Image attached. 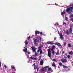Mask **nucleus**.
<instances>
[{
  "label": "nucleus",
  "instance_id": "f257e3e1",
  "mask_svg": "<svg viewBox=\"0 0 73 73\" xmlns=\"http://www.w3.org/2000/svg\"><path fill=\"white\" fill-rule=\"evenodd\" d=\"M41 37H40V38H39V39L38 40L37 39H35L34 40V43L35 45H36V46H38V43L36 42H41Z\"/></svg>",
  "mask_w": 73,
  "mask_h": 73
},
{
  "label": "nucleus",
  "instance_id": "f03ea898",
  "mask_svg": "<svg viewBox=\"0 0 73 73\" xmlns=\"http://www.w3.org/2000/svg\"><path fill=\"white\" fill-rule=\"evenodd\" d=\"M73 7H70L67 9L66 10V12L68 13V14H71L72 12V9Z\"/></svg>",
  "mask_w": 73,
  "mask_h": 73
},
{
  "label": "nucleus",
  "instance_id": "7ed1b4c3",
  "mask_svg": "<svg viewBox=\"0 0 73 73\" xmlns=\"http://www.w3.org/2000/svg\"><path fill=\"white\" fill-rule=\"evenodd\" d=\"M47 44H50V45H53V44H55V45H57V46H61V44L59 43H54L50 42L49 41L47 42Z\"/></svg>",
  "mask_w": 73,
  "mask_h": 73
},
{
  "label": "nucleus",
  "instance_id": "20e7f679",
  "mask_svg": "<svg viewBox=\"0 0 73 73\" xmlns=\"http://www.w3.org/2000/svg\"><path fill=\"white\" fill-rule=\"evenodd\" d=\"M48 56L50 57H51V51H50V49L49 48L48 50Z\"/></svg>",
  "mask_w": 73,
  "mask_h": 73
},
{
  "label": "nucleus",
  "instance_id": "39448f33",
  "mask_svg": "<svg viewBox=\"0 0 73 73\" xmlns=\"http://www.w3.org/2000/svg\"><path fill=\"white\" fill-rule=\"evenodd\" d=\"M49 66H46L44 67V68H42V72H44V70H46V68H48Z\"/></svg>",
  "mask_w": 73,
  "mask_h": 73
},
{
  "label": "nucleus",
  "instance_id": "423d86ee",
  "mask_svg": "<svg viewBox=\"0 0 73 73\" xmlns=\"http://www.w3.org/2000/svg\"><path fill=\"white\" fill-rule=\"evenodd\" d=\"M60 60L63 63H64V62H67V60L65 59H61Z\"/></svg>",
  "mask_w": 73,
  "mask_h": 73
},
{
  "label": "nucleus",
  "instance_id": "0eeeda50",
  "mask_svg": "<svg viewBox=\"0 0 73 73\" xmlns=\"http://www.w3.org/2000/svg\"><path fill=\"white\" fill-rule=\"evenodd\" d=\"M63 31L64 33H66V35H67L68 36H69V32H68V31H65V30H64Z\"/></svg>",
  "mask_w": 73,
  "mask_h": 73
},
{
  "label": "nucleus",
  "instance_id": "6e6552de",
  "mask_svg": "<svg viewBox=\"0 0 73 73\" xmlns=\"http://www.w3.org/2000/svg\"><path fill=\"white\" fill-rule=\"evenodd\" d=\"M69 32H70V33L73 34L72 33V31H73V29L72 27H70L69 29Z\"/></svg>",
  "mask_w": 73,
  "mask_h": 73
},
{
  "label": "nucleus",
  "instance_id": "1a4fd4ad",
  "mask_svg": "<svg viewBox=\"0 0 73 73\" xmlns=\"http://www.w3.org/2000/svg\"><path fill=\"white\" fill-rule=\"evenodd\" d=\"M32 48V50H33V52H35L36 51V48L35 47H33V46L31 47Z\"/></svg>",
  "mask_w": 73,
  "mask_h": 73
},
{
  "label": "nucleus",
  "instance_id": "9d476101",
  "mask_svg": "<svg viewBox=\"0 0 73 73\" xmlns=\"http://www.w3.org/2000/svg\"><path fill=\"white\" fill-rule=\"evenodd\" d=\"M34 66V69H37V66H36V63H34L33 64V66Z\"/></svg>",
  "mask_w": 73,
  "mask_h": 73
},
{
  "label": "nucleus",
  "instance_id": "9b49d317",
  "mask_svg": "<svg viewBox=\"0 0 73 73\" xmlns=\"http://www.w3.org/2000/svg\"><path fill=\"white\" fill-rule=\"evenodd\" d=\"M60 38L61 40H62V39H63V35H62V33L60 34Z\"/></svg>",
  "mask_w": 73,
  "mask_h": 73
},
{
  "label": "nucleus",
  "instance_id": "f8f14e48",
  "mask_svg": "<svg viewBox=\"0 0 73 73\" xmlns=\"http://www.w3.org/2000/svg\"><path fill=\"white\" fill-rule=\"evenodd\" d=\"M44 64V60H42L40 62V65H42Z\"/></svg>",
  "mask_w": 73,
  "mask_h": 73
},
{
  "label": "nucleus",
  "instance_id": "ddd939ff",
  "mask_svg": "<svg viewBox=\"0 0 73 73\" xmlns=\"http://www.w3.org/2000/svg\"><path fill=\"white\" fill-rule=\"evenodd\" d=\"M11 68H12V69L13 70V69L15 71H16V69H15V67L13 66H11Z\"/></svg>",
  "mask_w": 73,
  "mask_h": 73
},
{
  "label": "nucleus",
  "instance_id": "4468645a",
  "mask_svg": "<svg viewBox=\"0 0 73 73\" xmlns=\"http://www.w3.org/2000/svg\"><path fill=\"white\" fill-rule=\"evenodd\" d=\"M40 33V32L39 31H36L35 32V36H36L37 35V34H39Z\"/></svg>",
  "mask_w": 73,
  "mask_h": 73
},
{
  "label": "nucleus",
  "instance_id": "2eb2a0df",
  "mask_svg": "<svg viewBox=\"0 0 73 73\" xmlns=\"http://www.w3.org/2000/svg\"><path fill=\"white\" fill-rule=\"evenodd\" d=\"M48 71H50V70H51V72H53V70L52 69V68L50 67L48 68Z\"/></svg>",
  "mask_w": 73,
  "mask_h": 73
},
{
  "label": "nucleus",
  "instance_id": "dca6fc26",
  "mask_svg": "<svg viewBox=\"0 0 73 73\" xmlns=\"http://www.w3.org/2000/svg\"><path fill=\"white\" fill-rule=\"evenodd\" d=\"M27 50L28 49H27V48L24 49L23 50V51H24V52H27Z\"/></svg>",
  "mask_w": 73,
  "mask_h": 73
},
{
  "label": "nucleus",
  "instance_id": "f3484780",
  "mask_svg": "<svg viewBox=\"0 0 73 73\" xmlns=\"http://www.w3.org/2000/svg\"><path fill=\"white\" fill-rule=\"evenodd\" d=\"M65 13H66L65 11H64L63 12H61V15H64V14H65Z\"/></svg>",
  "mask_w": 73,
  "mask_h": 73
},
{
  "label": "nucleus",
  "instance_id": "a211bd4d",
  "mask_svg": "<svg viewBox=\"0 0 73 73\" xmlns=\"http://www.w3.org/2000/svg\"><path fill=\"white\" fill-rule=\"evenodd\" d=\"M73 45L70 44H68V47H69L70 48L71 47H72V46H73Z\"/></svg>",
  "mask_w": 73,
  "mask_h": 73
},
{
  "label": "nucleus",
  "instance_id": "6ab92c4d",
  "mask_svg": "<svg viewBox=\"0 0 73 73\" xmlns=\"http://www.w3.org/2000/svg\"><path fill=\"white\" fill-rule=\"evenodd\" d=\"M52 66H54V67L55 68L56 65L55 64V63H54H54H52Z\"/></svg>",
  "mask_w": 73,
  "mask_h": 73
},
{
  "label": "nucleus",
  "instance_id": "aec40b11",
  "mask_svg": "<svg viewBox=\"0 0 73 73\" xmlns=\"http://www.w3.org/2000/svg\"><path fill=\"white\" fill-rule=\"evenodd\" d=\"M62 66L64 68H68V66H66L64 65H63Z\"/></svg>",
  "mask_w": 73,
  "mask_h": 73
},
{
  "label": "nucleus",
  "instance_id": "412c9836",
  "mask_svg": "<svg viewBox=\"0 0 73 73\" xmlns=\"http://www.w3.org/2000/svg\"><path fill=\"white\" fill-rule=\"evenodd\" d=\"M69 53L70 54L72 55L73 54V52L72 51H70L69 52Z\"/></svg>",
  "mask_w": 73,
  "mask_h": 73
},
{
  "label": "nucleus",
  "instance_id": "4be33fe9",
  "mask_svg": "<svg viewBox=\"0 0 73 73\" xmlns=\"http://www.w3.org/2000/svg\"><path fill=\"white\" fill-rule=\"evenodd\" d=\"M65 20H66V21H68V17H65Z\"/></svg>",
  "mask_w": 73,
  "mask_h": 73
},
{
  "label": "nucleus",
  "instance_id": "5701e85b",
  "mask_svg": "<svg viewBox=\"0 0 73 73\" xmlns=\"http://www.w3.org/2000/svg\"><path fill=\"white\" fill-rule=\"evenodd\" d=\"M59 65L60 66H62V63L61 62H60L59 63Z\"/></svg>",
  "mask_w": 73,
  "mask_h": 73
},
{
  "label": "nucleus",
  "instance_id": "b1692460",
  "mask_svg": "<svg viewBox=\"0 0 73 73\" xmlns=\"http://www.w3.org/2000/svg\"><path fill=\"white\" fill-rule=\"evenodd\" d=\"M56 55L59 56L60 55V53L58 52H57L56 53Z\"/></svg>",
  "mask_w": 73,
  "mask_h": 73
},
{
  "label": "nucleus",
  "instance_id": "393cba45",
  "mask_svg": "<svg viewBox=\"0 0 73 73\" xmlns=\"http://www.w3.org/2000/svg\"><path fill=\"white\" fill-rule=\"evenodd\" d=\"M39 45L40 46H41V47H43V46H44V45L42 44H40Z\"/></svg>",
  "mask_w": 73,
  "mask_h": 73
},
{
  "label": "nucleus",
  "instance_id": "a878e982",
  "mask_svg": "<svg viewBox=\"0 0 73 73\" xmlns=\"http://www.w3.org/2000/svg\"><path fill=\"white\" fill-rule=\"evenodd\" d=\"M67 57L68 58H70V56L69 55H67Z\"/></svg>",
  "mask_w": 73,
  "mask_h": 73
},
{
  "label": "nucleus",
  "instance_id": "bb28decb",
  "mask_svg": "<svg viewBox=\"0 0 73 73\" xmlns=\"http://www.w3.org/2000/svg\"><path fill=\"white\" fill-rule=\"evenodd\" d=\"M25 44L26 45H28V42H27V41L26 42V41H25Z\"/></svg>",
  "mask_w": 73,
  "mask_h": 73
},
{
  "label": "nucleus",
  "instance_id": "cd10ccee",
  "mask_svg": "<svg viewBox=\"0 0 73 73\" xmlns=\"http://www.w3.org/2000/svg\"><path fill=\"white\" fill-rule=\"evenodd\" d=\"M54 48H55V46L54 45L52 46L51 48L54 49Z\"/></svg>",
  "mask_w": 73,
  "mask_h": 73
},
{
  "label": "nucleus",
  "instance_id": "c85d7f7f",
  "mask_svg": "<svg viewBox=\"0 0 73 73\" xmlns=\"http://www.w3.org/2000/svg\"><path fill=\"white\" fill-rule=\"evenodd\" d=\"M66 42H64V45L65 46H66Z\"/></svg>",
  "mask_w": 73,
  "mask_h": 73
},
{
  "label": "nucleus",
  "instance_id": "c756f323",
  "mask_svg": "<svg viewBox=\"0 0 73 73\" xmlns=\"http://www.w3.org/2000/svg\"><path fill=\"white\" fill-rule=\"evenodd\" d=\"M41 56H39V58L38 59L39 60H41Z\"/></svg>",
  "mask_w": 73,
  "mask_h": 73
},
{
  "label": "nucleus",
  "instance_id": "7c9ffc66",
  "mask_svg": "<svg viewBox=\"0 0 73 73\" xmlns=\"http://www.w3.org/2000/svg\"><path fill=\"white\" fill-rule=\"evenodd\" d=\"M41 46H39L38 48V49H39L40 50H41Z\"/></svg>",
  "mask_w": 73,
  "mask_h": 73
},
{
  "label": "nucleus",
  "instance_id": "2f4dec72",
  "mask_svg": "<svg viewBox=\"0 0 73 73\" xmlns=\"http://www.w3.org/2000/svg\"><path fill=\"white\" fill-rule=\"evenodd\" d=\"M52 61H54V62H56V60L55 59H54L52 60Z\"/></svg>",
  "mask_w": 73,
  "mask_h": 73
},
{
  "label": "nucleus",
  "instance_id": "473e14b6",
  "mask_svg": "<svg viewBox=\"0 0 73 73\" xmlns=\"http://www.w3.org/2000/svg\"><path fill=\"white\" fill-rule=\"evenodd\" d=\"M42 53V50H40V54H41Z\"/></svg>",
  "mask_w": 73,
  "mask_h": 73
},
{
  "label": "nucleus",
  "instance_id": "72a5a7b5",
  "mask_svg": "<svg viewBox=\"0 0 73 73\" xmlns=\"http://www.w3.org/2000/svg\"><path fill=\"white\" fill-rule=\"evenodd\" d=\"M40 35H43V33H42V32H41L40 33Z\"/></svg>",
  "mask_w": 73,
  "mask_h": 73
},
{
  "label": "nucleus",
  "instance_id": "f704fd0d",
  "mask_svg": "<svg viewBox=\"0 0 73 73\" xmlns=\"http://www.w3.org/2000/svg\"><path fill=\"white\" fill-rule=\"evenodd\" d=\"M30 38H31V36H29L28 38V39L29 40V39H30Z\"/></svg>",
  "mask_w": 73,
  "mask_h": 73
},
{
  "label": "nucleus",
  "instance_id": "c9c22d12",
  "mask_svg": "<svg viewBox=\"0 0 73 73\" xmlns=\"http://www.w3.org/2000/svg\"><path fill=\"white\" fill-rule=\"evenodd\" d=\"M34 58V57H30V58H31V60H33V59Z\"/></svg>",
  "mask_w": 73,
  "mask_h": 73
},
{
  "label": "nucleus",
  "instance_id": "e433bc0d",
  "mask_svg": "<svg viewBox=\"0 0 73 73\" xmlns=\"http://www.w3.org/2000/svg\"><path fill=\"white\" fill-rule=\"evenodd\" d=\"M52 53L54 55V51L52 52Z\"/></svg>",
  "mask_w": 73,
  "mask_h": 73
},
{
  "label": "nucleus",
  "instance_id": "4c0bfd02",
  "mask_svg": "<svg viewBox=\"0 0 73 73\" xmlns=\"http://www.w3.org/2000/svg\"><path fill=\"white\" fill-rule=\"evenodd\" d=\"M53 49H54L53 48H51V51H53Z\"/></svg>",
  "mask_w": 73,
  "mask_h": 73
},
{
  "label": "nucleus",
  "instance_id": "58836bf2",
  "mask_svg": "<svg viewBox=\"0 0 73 73\" xmlns=\"http://www.w3.org/2000/svg\"><path fill=\"white\" fill-rule=\"evenodd\" d=\"M37 54H38V53H37V52L35 53V54L36 56H37Z\"/></svg>",
  "mask_w": 73,
  "mask_h": 73
},
{
  "label": "nucleus",
  "instance_id": "ea45409f",
  "mask_svg": "<svg viewBox=\"0 0 73 73\" xmlns=\"http://www.w3.org/2000/svg\"><path fill=\"white\" fill-rule=\"evenodd\" d=\"M71 17H73V14L72 15L70 16Z\"/></svg>",
  "mask_w": 73,
  "mask_h": 73
},
{
  "label": "nucleus",
  "instance_id": "a19ab883",
  "mask_svg": "<svg viewBox=\"0 0 73 73\" xmlns=\"http://www.w3.org/2000/svg\"><path fill=\"white\" fill-rule=\"evenodd\" d=\"M64 58H65V59H66L67 58V57L66 56H64Z\"/></svg>",
  "mask_w": 73,
  "mask_h": 73
},
{
  "label": "nucleus",
  "instance_id": "79ce46f5",
  "mask_svg": "<svg viewBox=\"0 0 73 73\" xmlns=\"http://www.w3.org/2000/svg\"><path fill=\"white\" fill-rule=\"evenodd\" d=\"M38 50L37 51V52H40V50L38 49Z\"/></svg>",
  "mask_w": 73,
  "mask_h": 73
},
{
  "label": "nucleus",
  "instance_id": "37998d69",
  "mask_svg": "<svg viewBox=\"0 0 73 73\" xmlns=\"http://www.w3.org/2000/svg\"><path fill=\"white\" fill-rule=\"evenodd\" d=\"M66 24V23L65 22H64L63 23V25H65Z\"/></svg>",
  "mask_w": 73,
  "mask_h": 73
},
{
  "label": "nucleus",
  "instance_id": "c03bdc74",
  "mask_svg": "<svg viewBox=\"0 0 73 73\" xmlns=\"http://www.w3.org/2000/svg\"><path fill=\"white\" fill-rule=\"evenodd\" d=\"M33 59H34V60H37V59H36V58H34Z\"/></svg>",
  "mask_w": 73,
  "mask_h": 73
},
{
  "label": "nucleus",
  "instance_id": "a18cd8bd",
  "mask_svg": "<svg viewBox=\"0 0 73 73\" xmlns=\"http://www.w3.org/2000/svg\"><path fill=\"white\" fill-rule=\"evenodd\" d=\"M56 38H57V37H55V38H54V41H55V40H56Z\"/></svg>",
  "mask_w": 73,
  "mask_h": 73
},
{
  "label": "nucleus",
  "instance_id": "49530a36",
  "mask_svg": "<svg viewBox=\"0 0 73 73\" xmlns=\"http://www.w3.org/2000/svg\"><path fill=\"white\" fill-rule=\"evenodd\" d=\"M4 67H5V68H7V66H6V65H5Z\"/></svg>",
  "mask_w": 73,
  "mask_h": 73
},
{
  "label": "nucleus",
  "instance_id": "de8ad7c7",
  "mask_svg": "<svg viewBox=\"0 0 73 73\" xmlns=\"http://www.w3.org/2000/svg\"><path fill=\"white\" fill-rule=\"evenodd\" d=\"M27 53H28V54H30V52H28Z\"/></svg>",
  "mask_w": 73,
  "mask_h": 73
},
{
  "label": "nucleus",
  "instance_id": "09e8293b",
  "mask_svg": "<svg viewBox=\"0 0 73 73\" xmlns=\"http://www.w3.org/2000/svg\"><path fill=\"white\" fill-rule=\"evenodd\" d=\"M38 69H39V68H37V71L38 72Z\"/></svg>",
  "mask_w": 73,
  "mask_h": 73
},
{
  "label": "nucleus",
  "instance_id": "8fccbe9b",
  "mask_svg": "<svg viewBox=\"0 0 73 73\" xmlns=\"http://www.w3.org/2000/svg\"><path fill=\"white\" fill-rule=\"evenodd\" d=\"M55 4L56 5H58V4H57V3H55Z\"/></svg>",
  "mask_w": 73,
  "mask_h": 73
},
{
  "label": "nucleus",
  "instance_id": "3c124183",
  "mask_svg": "<svg viewBox=\"0 0 73 73\" xmlns=\"http://www.w3.org/2000/svg\"><path fill=\"white\" fill-rule=\"evenodd\" d=\"M62 53V54H64V51H63Z\"/></svg>",
  "mask_w": 73,
  "mask_h": 73
},
{
  "label": "nucleus",
  "instance_id": "603ef678",
  "mask_svg": "<svg viewBox=\"0 0 73 73\" xmlns=\"http://www.w3.org/2000/svg\"><path fill=\"white\" fill-rule=\"evenodd\" d=\"M58 23L57 22L56 23V25H58Z\"/></svg>",
  "mask_w": 73,
  "mask_h": 73
},
{
  "label": "nucleus",
  "instance_id": "864d4df0",
  "mask_svg": "<svg viewBox=\"0 0 73 73\" xmlns=\"http://www.w3.org/2000/svg\"><path fill=\"white\" fill-rule=\"evenodd\" d=\"M1 64H0V68L1 67Z\"/></svg>",
  "mask_w": 73,
  "mask_h": 73
},
{
  "label": "nucleus",
  "instance_id": "5fc2aeb1",
  "mask_svg": "<svg viewBox=\"0 0 73 73\" xmlns=\"http://www.w3.org/2000/svg\"><path fill=\"white\" fill-rule=\"evenodd\" d=\"M72 22H73V19H72Z\"/></svg>",
  "mask_w": 73,
  "mask_h": 73
},
{
  "label": "nucleus",
  "instance_id": "6e6d98bb",
  "mask_svg": "<svg viewBox=\"0 0 73 73\" xmlns=\"http://www.w3.org/2000/svg\"><path fill=\"white\" fill-rule=\"evenodd\" d=\"M36 38H37V39H38V37H36Z\"/></svg>",
  "mask_w": 73,
  "mask_h": 73
},
{
  "label": "nucleus",
  "instance_id": "4d7b16f0",
  "mask_svg": "<svg viewBox=\"0 0 73 73\" xmlns=\"http://www.w3.org/2000/svg\"><path fill=\"white\" fill-rule=\"evenodd\" d=\"M1 64V62L0 61V64Z\"/></svg>",
  "mask_w": 73,
  "mask_h": 73
}]
</instances>
